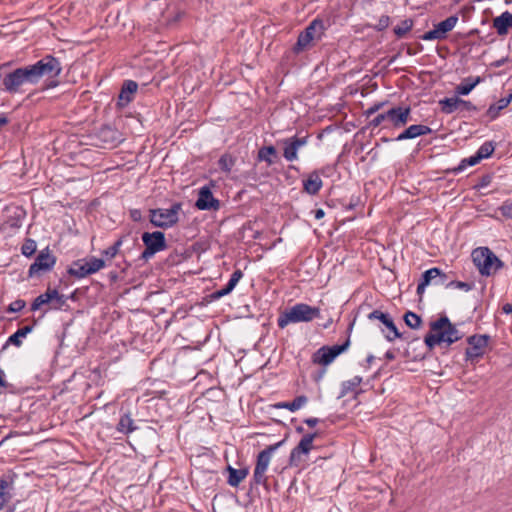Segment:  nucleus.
<instances>
[{"label":"nucleus","instance_id":"obj_26","mask_svg":"<svg viewBox=\"0 0 512 512\" xmlns=\"http://www.w3.org/2000/svg\"><path fill=\"white\" fill-rule=\"evenodd\" d=\"M322 186L323 182L317 171L311 172L307 179L303 180V191L309 195H316Z\"/></svg>","mask_w":512,"mask_h":512},{"label":"nucleus","instance_id":"obj_43","mask_svg":"<svg viewBox=\"0 0 512 512\" xmlns=\"http://www.w3.org/2000/svg\"><path fill=\"white\" fill-rule=\"evenodd\" d=\"M234 163L233 157L229 154L222 155L218 161L219 168L224 172H230Z\"/></svg>","mask_w":512,"mask_h":512},{"label":"nucleus","instance_id":"obj_60","mask_svg":"<svg viewBox=\"0 0 512 512\" xmlns=\"http://www.w3.org/2000/svg\"><path fill=\"white\" fill-rule=\"evenodd\" d=\"M25 85H30V81L27 80L24 76L20 75V93L24 91L23 87Z\"/></svg>","mask_w":512,"mask_h":512},{"label":"nucleus","instance_id":"obj_45","mask_svg":"<svg viewBox=\"0 0 512 512\" xmlns=\"http://www.w3.org/2000/svg\"><path fill=\"white\" fill-rule=\"evenodd\" d=\"M21 338H24V336L21 335V333L17 330L14 334L10 335L4 345L2 346V351L7 349L9 345H14L16 347H20L22 345Z\"/></svg>","mask_w":512,"mask_h":512},{"label":"nucleus","instance_id":"obj_61","mask_svg":"<svg viewBox=\"0 0 512 512\" xmlns=\"http://www.w3.org/2000/svg\"><path fill=\"white\" fill-rule=\"evenodd\" d=\"M325 216V212L323 209L319 208V209H316L314 211V217L317 219V220H320L322 219L323 217Z\"/></svg>","mask_w":512,"mask_h":512},{"label":"nucleus","instance_id":"obj_4","mask_svg":"<svg viewBox=\"0 0 512 512\" xmlns=\"http://www.w3.org/2000/svg\"><path fill=\"white\" fill-rule=\"evenodd\" d=\"M472 261L481 276L489 277L503 268L504 263L488 247H477L471 253Z\"/></svg>","mask_w":512,"mask_h":512},{"label":"nucleus","instance_id":"obj_32","mask_svg":"<svg viewBox=\"0 0 512 512\" xmlns=\"http://www.w3.org/2000/svg\"><path fill=\"white\" fill-rule=\"evenodd\" d=\"M137 429L134 420L129 413L123 414L117 423L116 430L123 434H130Z\"/></svg>","mask_w":512,"mask_h":512},{"label":"nucleus","instance_id":"obj_21","mask_svg":"<svg viewBox=\"0 0 512 512\" xmlns=\"http://www.w3.org/2000/svg\"><path fill=\"white\" fill-rule=\"evenodd\" d=\"M411 108L407 107H393L386 111L387 121L391 122L394 128L404 127L410 120Z\"/></svg>","mask_w":512,"mask_h":512},{"label":"nucleus","instance_id":"obj_6","mask_svg":"<svg viewBox=\"0 0 512 512\" xmlns=\"http://www.w3.org/2000/svg\"><path fill=\"white\" fill-rule=\"evenodd\" d=\"M326 27L324 21L316 18L299 34L297 42L293 47L295 54L309 49L314 41L321 40L325 33Z\"/></svg>","mask_w":512,"mask_h":512},{"label":"nucleus","instance_id":"obj_48","mask_svg":"<svg viewBox=\"0 0 512 512\" xmlns=\"http://www.w3.org/2000/svg\"><path fill=\"white\" fill-rule=\"evenodd\" d=\"M389 22H390V18L389 16L387 15H382L379 20H378V23L376 25V29L378 31H382L384 29H386L388 26H389Z\"/></svg>","mask_w":512,"mask_h":512},{"label":"nucleus","instance_id":"obj_9","mask_svg":"<svg viewBox=\"0 0 512 512\" xmlns=\"http://www.w3.org/2000/svg\"><path fill=\"white\" fill-rule=\"evenodd\" d=\"M141 239L145 246L140 256L143 260H149L156 253L167 248L165 234L161 231L144 232Z\"/></svg>","mask_w":512,"mask_h":512},{"label":"nucleus","instance_id":"obj_33","mask_svg":"<svg viewBox=\"0 0 512 512\" xmlns=\"http://www.w3.org/2000/svg\"><path fill=\"white\" fill-rule=\"evenodd\" d=\"M275 158H277V151L276 148L272 145L264 146L258 151V160L264 161L268 165L274 164Z\"/></svg>","mask_w":512,"mask_h":512},{"label":"nucleus","instance_id":"obj_31","mask_svg":"<svg viewBox=\"0 0 512 512\" xmlns=\"http://www.w3.org/2000/svg\"><path fill=\"white\" fill-rule=\"evenodd\" d=\"M481 77H467L455 88L456 95H468L480 82Z\"/></svg>","mask_w":512,"mask_h":512},{"label":"nucleus","instance_id":"obj_1","mask_svg":"<svg viewBox=\"0 0 512 512\" xmlns=\"http://www.w3.org/2000/svg\"><path fill=\"white\" fill-rule=\"evenodd\" d=\"M431 332L424 337V343L432 350L435 346L445 343L447 346L462 338V334L447 316L440 317L430 325Z\"/></svg>","mask_w":512,"mask_h":512},{"label":"nucleus","instance_id":"obj_19","mask_svg":"<svg viewBox=\"0 0 512 512\" xmlns=\"http://www.w3.org/2000/svg\"><path fill=\"white\" fill-rule=\"evenodd\" d=\"M96 136L105 148H113L123 141L122 134L110 125L101 126Z\"/></svg>","mask_w":512,"mask_h":512},{"label":"nucleus","instance_id":"obj_16","mask_svg":"<svg viewBox=\"0 0 512 512\" xmlns=\"http://www.w3.org/2000/svg\"><path fill=\"white\" fill-rule=\"evenodd\" d=\"M0 91L10 95L20 93V72L18 68L3 70V81H1Z\"/></svg>","mask_w":512,"mask_h":512},{"label":"nucleus","instance_id":"obj_20","mask_svg":"<svg viewBox=\"0 0 512 512\" xmlns=\"http://www.w3.org/2000/svg\"><path fill=\"white\" fill-rule=\"evenodd\" d=\"M194 206L199 210L217 211L220 208V201L213 196L209 186H203L199 190Z\"/></svg>","mask_w":512,"mask_h":512},{"label":"nucleus","instance_id":"obj_42","mask_svg":"<svg viewBox=\"0 0 512 512\" xmlns=\"http://www.w3.org/2000/svg\"><path fill=\"white\" fill-rule=\"evenodd\" d=\"M36 249H37L36 241L31 238H28L25 240V242L23 243V245L21 247V253L25 257H31L32 255L35 254Z\"/></svg>","mask_w":512,"mask_h":512},{"label":"nucleus","instance_id":"obj_15","mask_svg":"<svg viewBox=\"0 0 512 512\" xmlns=\"http://www.w3.org/2000/svg\"><path fill=\"white\" fill-rule=\"evenodd\" d=\"M368 319L371 321L379 320L385 326V328L387 329V332L385 333V338L389 342H392L395 339L401 337V333L398 331L390 314L382 312L380 310H374L368 314Z\"/></svg>","mask_w":512,"mask_h":512},{"label":"nucleus","instance_id":"obj_7","mask_svg":"<svg viewBox=\"0 0 512 512\" xmlns=\"http://www.w3.org/2000/svg\"><path fill=\"white\" fill-rule=\"evenodd\" d=\"M104 267V259L91 256L73 261L68 267L67 273L77 279H82L98 272Z\"/></svg>","mask_w":512,"mask_h":512},{"label":"nucleus","instance_id":"obj_58","mask_svg":"<svg viewBox=\"0 0 512 512\" xmlns=\"http://www.w3.org/2000/svg\"><path fill=\"white\" fill-rule=\"evenodd\" d=\"M8 384L5 380V372L0 368V388H7Z\"/></svg>","mask_w":512,"mask_h":512},{"label":"nucleus","instance_id":"obj_54","mask_svg":"<svg viewBox=\"0 0 512 512\" xmlns=\"http://www.w3.org/2000/svg\"><path fill=\"white\" fill-rule=\"evenodd\" d=\"M117 254H118V252H116V250L112 246L108 247L107 249L103 250V252H102V255L105 256L107 259H112Z\"/></svg>","mask_w":512,"mask_h":512},{"label":"nucleus","instance_id":"obj_39","mask_svg":"<svg viewBox=\"0 0 512 512\" xmlns=\"http://www.w3.org/2000/svg\"><path fill=\"white\" fill-rule=\"evenodd\" d=\"M495 150V145L492 141L484 142L476 151V155L480 160L489 158Z\"/></svg>","mask_w":512,"mask_h":512},{"label":"nucleus","instance_id":"obj_29","mask_svg":"<svg viewBox=\"0 0 512 512\" xmlns=\"http://www.w3.org/2000/svg\"><path fill=\"white\" fill-rule=\"evenodd\" d=\"M227 471H228V479H227V483L232 486V487H237L239 486V484L247 477V475L249 474V469L248 467H245V468H241V469H236V468H233L232 466H228L227 467Z\"/></svg>","mask_w":512,"mask_h":512},{"label":"nucleus","instance_id":"obj_35","mask_svg":"<svg viewBox=\"0 0 512 512\" xmlns=\"http://www.w3.org/2000/svg\"><path fill=\"white\" fill-rule=\"evenodd\" d=\"M362 382L361 376H354L353 378L342 382L341 391L338 398L346 396L348 393L354 391Z\"/></svg>","mask_w":512,"mask_h":512},{"label":"nucleus","instance_id":"obj_12","mask_svg":"<svg viewBox=\"0 0 512 512\" xmlns=\"http://www.w3.org/2000/svg\"><path fill=\"white\" fill-rule=\"evenodd\" d=\"M316 437V433H309L304 435L299 441L298 445L291 450L289 456V465L297 467L302 462V456L308 455L313 449V441Z\"/></svg>","mask_w":512,"mask_h":512},{"label":"nucleus","instance_id":"obj_11","mask_svg":"<svg viewBox=\"0 0 512 512\" xmlns=\"http://www.w3.org/2000/svg\"><path fill=\"white\" fill-rule=\"evenodd\" d=\"M350 345L349 338L341 345L323 346L313 354V362L319 365L327 366L331 364L335 358L347 350Z\"/></svg>","mask_w":512,"mask_h":512},{"label":"nucleus","instance_id":"obj_40","mask_svg":"<svg viewBox=\"0 0 512 512\" xmlns=\"http://www.w3.org/2000/svg\"><path fill=\"white\" fill-rule=\"evenodd\" d=\"M413 27L411 19H405L394 27V33L398 38H403Z\"/></svg>","mask_w":512,"mask_h":512},{"label":"nucleus","instance_id":"obj_10","mask_svg":"<svg viewBox=\"0 0 512 512\" xmlns=\"http://www.w3.org/2000/svg\"><path fill=\"white\" fill-rule=\"evenodd\" d=\"M57 258L54 256L49 247L41 250L35 261L30 265L28 269V278H33L35 276H40L41 274L50 272L53 270L56 264Z\"/></svg>","mask_w":512,"mask_h":512},{"label":"nucleus","instance_id":"obj_27","mask_svg":"<svg viewBox=\"0 0 512 512\" xmlns=\"http://www.w3.org/2000/svg\"><path fill=\"white\" fill-rule=\"evenodd\" d=\"M242 277H243L242 271L239 270V269L235 270L232 273V275H231L228 283L225 285V287H223V288L213 292L211 294V298L212 299H219V298H221L223 296H226V295L230 294Z\"/></svg>","mask_w":512,"mask_h":512},{"label":"nucleus","instance_id":"obj_17","mask_svg":"<svg viewBox=\"0 0 512 512\" xmlns=\"http://www.w3.org/2000/svg\"><path fill=\"white\" fill-rule=\"evenodd\" d=\"M441 111L445 114H452L456 110L477 111V107L470 101L463 100L457 96L447 97L439 101Z\"/></svg>","mask_w":512,"mask_h":512},{"label":"nucleus","instance_id":"obj_28","mask_svg":"<svg viewBox=\"0 0 512 512\" xmlns=\"http://www.w3.org/2000/svg\"><path fill=\"white\" fill-rule=\"evenodd\" d=\"M439 275H440V269L437 267H433V268L426 270L422 274L420 282L418 283L417 294L421 297L424 294L426 287L430 284L434 285V281L437 278V276H439Z\"/></svg>","mask_w":512,"mask_h":512},{"label":"nucleus","instance_id":"obj_62","mask_svg":"<svg viewBox=\"0 0 512 512\" xmlns=\"http://www.w3.org/2000/svg\"><path fill=\"white\" fill-rule=\"evenodd\" d=\"M123 239L124 237H120L117 241H115L113 245H111L116 250V252H119V249L123 244Z\"/></svg>","mask_w":512,"mask_h":512},{"label":"nucleus","instance_id":"obj_44","mask_svg":"<svg viewBox=\"0 0 512 512\" xmlns=\"http://www.w3.org/2000/svg\"><path fill=\"white\" fill-rule=\"evenodd\" d=\"M474 287L473 283L463 282V281H450L446 284L447 289H460L463 291H471Z\"/></svg>","mask_w":512,"mask_h":512},{"label":"nucleus","instance_id":"obj_25","mask_svg":"<svg viewBox=\"0 0 512 512\" xmlns=\"http://www.w3.org/2000/svg\"><path fill=\"white\" fill-rule=\"evenodd\" d=\"M493 27L499 36L507 35L509 29L512 27V13L505 11L501 15L495 17L493 19Z\"/></svg>","mask_w":512,"mask_h":512},{"label":"nucleus","instance_id":"obj_49","mask_svg":"<svg viewBox=\"0 0 512 512\" xmlns=\"http://www.w3.org/2000/svg\"><path fill=\"white\" fill-rule=\"evenodd\" d=\"M387 120V116H386V112L384 113H380L378 114L377 116H375L371 121H370V126L372 127H378L379 125H381L384 121Z\"/></svg>","mask_w":512,"mask_h":512},{"label":"nucleus","instance_id":"obj_47","mask_svg":"<svg viewBox=\"0 0 512 512\" xmlns=\"http://www.w3.org/2000/svg\"><path fill=\"white\" fill-rule=\"evenodd\" d=\"M25 305H26V303L24 300H21V299L15 300L9 305L8 311L13 312V313L19 312L25 307Z\"/></svg>","mask_w":512,"mask_h":512},{"label":"nucleus","instance_id":"obj_52","mask_svg":"<svg viewBox=\"0 0 512 512\" xmlns=\"http://www.w3.org/2000/svg\"><path fill=\"white\" fill-rule=\"evenodd\" d=\"M130 218L134 222H140L142 221V212L140 209H131L130 210Z\"/></svg>","mask_w":512,"mask_h":512},{"label":"nucleus","instance_id":"obj_24","mask_svg":"<svg viewBox=\"0 0 512 512\" xmlns=\"http://www.w3.org/2000/svg\"><path fill=\"white\" fill-rule=\"evenodd\" d=\"M137 89H138L137 82H135L133 80H125L123 82L121 90H120V94L118 97V104L120 106H125V105L129 104L133 100L134 94L136 93Z\"/></svg>","mask_w":512,"mask_h":512},{"label":"nucleus","instance_id":"obj_2","mask_svg":"<svg viewBox=\"0 0 512 512\" xmlns=\"http://www.w3.org/2000/svg\"><path fill=\"white\" fill-rule=\"evenodd\" d=\"M38 81L46 78L44 90L53 89L59 86L60 81L57 79L62 73V63L59 58L52 54H46L38 61L32 64Z\"/></svg>","mask_w":512,"mask_h":512},{"label":"nucleus","instance_id":"obj_64","mask_svg":"<svg viewBox=\"0 0 512 512\" xmlns=\"http://www.w3.org/2000/svg\"><path fill=\"white\" fill-rule=\"evenodd\" d=\"M499 106V108L502 110L504 108H506L509 104L507 103V100H504V98H501L497 104Z\"/></svg>","mask_w":512,"mask_h":512},{"label":"nucleus","instance_id":"obj_55","mask_svg":"<svg viewBox=\"0 0 512 512\" xmlns=\"http://www.w3.org/2000/svg\"><path fill=\"white\" fill-rule=\"evenodd\" d=\"M11 228H19L21 226L20 218H12L6 222Z\"/></svg>","mask_w":512,"mask_h":512},{"label":"nucleus","instance_id":"obj_63","mask_svg":"<svg viewBox=\"0 0 512 512\" xmlns=\"http://www.w3.org/2000/svg\"><path fill=\"white\" fill-rule=\"evenodd\" d=\"M502 311L505 314H512V304L511 303L504 304L502 307Z\"/></svg>","mask_w":512,"mask_h":512},{"label":"nucleus","instance_id":"obj_53","mask_svg":"<svg viewBox=\"0 0 512 512\" xmlns=\"http://www.w3.org/2000/svg\"><path fill=\"white\" fill-rule=\"evenodd\" d=\"M447 283V275L440 270V275L435 279L434 285H444L446 287Z\"/></svg>","mask_w":512,"mask_h":512},{"label":"nucleus","instance_id":"obj_46","mask_svg":"<svg viewBox=\"0 0 512 512\" xmlns=\"http://www.w3.org/2000/svg\"><path fill=\"white\" fill-rule=\"evenodd\" d=\"M498 210L504 217L512 219V200L504 201Z\"/></svg>","mask_w":512,"mask_h":512},{"label":"nucleus","instance_id":"obj_59","mask_svg":"<svg viewBox=\"0 0 512 512\" xmlns=\"http://www.w3.org/2000/svg\"><path fill=\"white\" fill-rule=\"evenodd\" d=\"M490 181H491V177L489 175L483 176L478 187H480V188L486 187L487 185H489Z\"/></svg>","mask_w":512,"mask_h":512},{"label":"nucleus","instance_id":"obj_50","mask_svg":"<svg viewBox=\"0 0 512 512\" xmlns=\"http://www.w3.org/2000/svg\"><path fill=\"white\" fill-rule=\"evenodd\" d=\"M385 105V102H379V103H375L373 104L371 107H369L366 111H365V114L366 116H371L373 114H375L377 111H379L383 106Z\"/></svg>","mask_w":512,"mask_h":512},{"label":"nucleus","instance_id":"obj_14","mask_svg":"<svg viewBox=\"0 0 512 512\" xmlns=\"http://www.w3.org/2000/svg\"><path fill=\"white\" fill-rule=\"evenodd\" d=\"M308 143V136H292L281 140L283 145V157L288 162L298 160V151Z\"/></svg>","mask_w":512,"mask_h":512},{"label":"nucleus","instance_id":"obj_56","mask_svg":"<svg viewBox=\"0 0 512 512\" xmlns=\"http://www.w3.org/2000/svg\"><path fill=\"white\" fill-rule=\"evenodd\" d=\"M33 330V326L32 325H27V326H24L22 328H19L18 331L21 333L22 336H24V338L30 333L32 332Z\"/></svg>","mask_w":512,"mask_h":512},{"label":"nucleus","instance_id":"obj_22","mask_svg":"<svg viewBox=\"0 0 512 512\" xmlns=\"http://www.w3.org/2000/svg\"><path fill=\"white\" fill-rule=\"evenodd\" d=\"M14 496V478L10 475L0 477V510L11 502Z\"/></svg>","mask_w":512,"mask_h":512},{"label":"nucleus","instance_id":"obj_34","mask_svg":"<svg viewBox=\"0 0 512 512\" xmlns=\"http://www.w3.org/2000/svg\"><path fill=\"white\" fill-rule=\"evenodd\" d=\"M51 291L52 289L50 287L47 288V290L40 294L39 296H37L32 304H31V311H37L39 310L43 305H49L50 306V302H52V296H51Z\"/></svg>","mask_w":512,"mask_h":512},{"label":"nucleus","instance_id":"obj_3","mask_svg":"<svg viewBox=\"0 0 512 512\" xmlns=\"http://www.w3.org/2000/svg\"><path fill=\"white\" fill-rule=\"evenodd\" d=\"M319 317L320 309L318 307H313L306 303H297L279 315L277 324L281 329H284L289 324L307 323Z\"/></svg>","mask_w":512,"mask_h":512},{"label":"nucleus","instance_id":"obj_5","mask_svg":"<svg viewBox=\"0 0 512 512\" xmlns=\"http://www.w3.org/2000/svg\"><path fill=\"white\" fill-rule=\"evenodd\" d=\"M181 211L180 202H174L169 208L149 209V221L154 227L168 229L178 222Z\"/></svg>","mask_w":512,"mask_h":512},{"label":"nucleus","instance_id":"obj_51","mask_svg":"<svg viewBox=\"0 0 512 512\" xmlns=\"http://www.w3.org/2000/svg\"><path fill=\"white\" fill-rule=\"evenodd\" d=\"M501 109L499 108L498 105L496 104H492L490 105V107L488 108L487 110V114L488 116L491 118V119H494L498 116V113Z\"/></svg>","mask_w":512,"mask_h":512},{"label":"nucleus","instance_id":"obj_57","mask_svg":"<svg viewBox=\"0 0 512 512\" xmlns=\"http://www.w3.org/2000/svg\"><path fill=\"white\" fill-rule=\"evenodd\" d=\"M304 423H306L309 427H315L319 423V419L314 417L306 418Z\"/></svg>","mask_w":512,"mask_h":512},{"label":"nucleus","instance_id":"obj_38","mask_svg":"<svg viewBox=\"0 0 512 512\" xmlns=\"http://www.w3.org/2000/svg\"><path fill=\"white\" fill-rule=\"evenodd\" d=\"M17 68L20 72V75L24 76L25 78H27V80L30 81V85H37L39 83L32 64L17 67Z\"/></svg>","mask_w":512,"mask_h":512},{"label":"nucleus","instance_id":"obj_36","mask_svg":"<svg viewBox=\"0 0 512 512\" xmlns=\"http://www.w3.org/2000/svg\"><path fill=\"white\" fill-rule=\"evenodd\" d=\"M52 302H50L49 309L61 310L67 303V297L64 294H60L57 289L51 291Z\"/></svg>","mask_w":512,"mask_h":512},{"label":"nucleus","instance_id":"obj_23","mask_svg":"<svg viewBox=\"0 0 512 512\" xmlns=\"http://www.w3.org/2000/svg\"><path fill=\"white\" fill-rule=\"evenodd\" d=\"M432 133V129L426 125L422 124H414L406 128L402 133H400L395 140L396 141H404L408 139H414L419 136H424Z\"/></svg>","mask_w":512,"mask_h":512},{"label":"nucleus","instance_id":"obj_18","mask_svg":"<svg viewBox=\"0 0 512 512\" xmlns=\"http://www.w3.org/2000/svg\"><path fill=\"white\" fill-rule=\"evenodd\" d=\"M487 335H473L468 338L469 347L466 349V359L474 360L482 357L488 345Z\"/></svg>","mask_w":512,"mask_h":512},{"label":"nucleus","instance_id":"obj_13","mask_svg":"<svg viewBox=\"0 0 512 512\" xmlns=\"http://www.w3.org/2000/svg\"><path fill=\"white\" fill-rule=\"evenodd\" d=\"M458 22L456 15L449 16L445 20L439 22L434 26V29L427 31L421 36L424 41L442 40L446 38V34L453 30Z\"/></svg>","mask_w":512,"mask_h":512},{"label":"nucleus","instance_id":"obj_41","mask_svg":"<svg viewBox=\"0 0 512 512\" xmlns=\"http://www.w3.org/2000/svg\"><path fill=\"white\" fill-rule=\"evenodd\" d=\"M404 321H405V324L412 329L419 328L421 326V322H422L420 316H418L416 313L411 312V311H408L405 313Z\"/></svg>","mask_w":512,"mask_h":512},{"label":"nucleus","instance_id":"obj_37","mask_svg":"<svg viewBox=\"0 0 512 512\" xmlns=\"http://www.w3.org/2000/svg\"><path fill=\"white\" fill-rule=\"evenodd\" d=\"M480 161L481 160L478 158V156L474 154L468 158L462 159L458 166L452 168L450 172L453 174H459L462 171H464L468 166H474L478 164Z\"/></svg>","mask_w":512,"mask_h":512},{"label":"nucleus","instance_id":"obj_8","mask_svg":"<svg viewBox=\"0 0 512 512\" xmlns=\"http://www.w3.org/2000/svg\"><path fill=\"white\" fill-rule=\"evenodd\" d=\"M284 444V440H281L275 444L267 446L264 450L259 452L256 459V465L253 472V481L257 485H266L267 476L266 471L269 467L273 453L278 450Z\"/></svg>","mask_w":512,"mask_h":512},{"label":"nucleus","instance_id":"obj_30","mask_svg":"<svg viewBox=\"0 0 512 512\" xmlns=\"http://www.w3.org/2000/svg\"><path fill=\"white\" fill-rule=\"evenodd\" d=\"M308 402V398L305 395L297 396L293 401L288 402H278L274 404V408L276 409H287L290 412H296L302 407H304Z\"/></svg>","mask_w":512,"mask_h":512}]
</instances>
